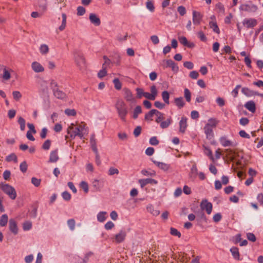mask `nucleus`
<instances>
[{"label": "nucleus", "instance_id": "5701e85b", "mask_svg": "<svg viewBox=\"0 0 263 263\" xmlns=\"http://www.w3.org/2000/svg\"><path fill=\"white\" fill-rule=\"evenodd\" d=\"M59 159V157L58 154V150L56 149L51 152L49 162L54 163L57 162Z\"/></svg>", "mask_w": 263, "mask_h": 263}, {"label": "nucleus", "instance_id": "603ef678", "mask_svg": "<svg viewBox=\"0 0 263 263\" xmlns=\"http://www.w3.org/2000/svg\"><path fill=\"white\" fill-rule=\"evenodd\" d=\"M67 224L71 230L73 231L74 229L76 222L73 219L68 220L67 221Z\"/></svg>", "mask_w": 263, "mask_h": 263}, {"label": "nucleus", "instance_id": "423d86ee", "mask_svg": "<svg viewBox=\"0 0 263 263\" xmlns=\"http://www.w3.org/2000/svg\"><path fill=\"white\" fill-rule=\"evenodd\" d=\"M32 70L35 73L43 72L45 68L43 66L37 61H34L31 65Z\"/></svg>", "mask_w": 263, "mask_h": 263}, {"label": "nucleus", "instance_id": "393cba45", "mask_svg": "<svg viewBox=\"0 0 263 263\" xmlns=\"http://www.w3.org/2000/svg\"><path fill=\"white\" fill-rule=\"evenodd\" d=\"M204 130L206 135V138L211 139L213 137L214 134L212 128L209 127V126L205 125L204 127Z\"/></svg>", "mask_w": 263, "mask_h": 263}, {"label": "nucleus", "instance_id": "aec40b11", "mask_svg": "<svg viewBox=\"0 0 263 263\" xmlns=\"http://www.w3.org/2000/svg\"><path fill=\"white\" fill-rule=\"evenodd\" d=\"M245 107L252 112H255L256 110L255 103L253 101H250L245 104Z\"/></svg>", "mask_w": 263, "mask_h": 263}, {"label": "nucleus", "instance_id": "6e6552de", "mask_svg": "<svg viewBox=\"0 0 263 263\" xmlns=\"http://www.w3.org/2000/svg\"><path fill=\"white\" fill-rule=\"evenodd\" d=\"M40 91L44 95L48 96L49 89L48 86V82L45 80H42L40 83Z\"/></svg>", "mask_w": 263, "mask_h": 263}, {"label": "nucleus", "instance_id": "bb28decb", "mask_svg": "<svg viewBox=\"0 0 263 263\" xmlns=\"http://www.w3.org/2000/svg\"><path fill=\"white\" fill-rule=\"evenodd\" d=\"M174 102L175 105L180 109L182 108L185 105V102L182 97L175 98Z\"/></svg>", "mask_w": 263, "mask_h": 263}, {"label": "nucleus", "instance_id": "bf43d9fd", "mask_svg": "<svg viewBox=\"0 0 263 263\" xmlns=\"http://www.w3.org/2000/svg\"><path fill=\"white\" fill-rule=\"evenodd\" d=\"M50 85L53 91L58 89V85L57 82L54 80H51L50 82Z\"/></svg>", "mask_w": 263, "mask_h": 263}, {"label": "nucleus", "instance_id": "4be33fe9", "mask_svg": "<svg viewBox=\"0 0 263 263\" xmlns=\"http://www.w3.org/2000/svg\"><path fill=\"white\" fill-rule=\"evenodd\" d=\"M173 120L171 117L168 118L166 120H162L160 122V127L162 129L166 128L172 124Z\"/></svg>", "mask_w": 263, "mask_h": 263}, {"label": "nucleus", "instance_id": "4c0bfd02", "mask_svg": "<svg viewBox=\"0 0 263 263\" xmlns=\"http://www.w3.org/2000/svg\"><path fill=\"white\" fill-rule=\"evenodd\" d=\"M147 209L148 211L151 212L153 215L157 216L159 214L160 212L159 210L154 209V208L153 205H149L147 207Z\"/></svg>", "mask_w": 263, "mask_h": 263}, {"label": "nucleus", "instance_id": "dca6fc26", "mask_svg": "<svg viewBox=\"0 0 263 263\" xmlns=\"http://www.w3.org/2000/svg\"><path fill=\"white\" fill-rule=\"evenodd\" d=\"M187 119L185 117H182L179 122V131L184 133L187 127Z\"/></svg>", "mask_w": 263, "mask_h": 263}, {"label": "nucleus", "instance_id": "8fccbe9b", "mask_svg": "<svg viewBox=\"0 0 263 263\" xmlns=\"http://www.w3.org/2000/svg\"><path fill=\"white\" fill-rule=\"evenodd\" d=\"M174 61L172 60H163L162 65L164 67L167 68L170 67L171 66L173 65Z\"/></svg>", "mask_w": 263, "mask_h": 263}, {"label": "nucleus", "instance_id": "5fc2aeb1", "mask_svg": "<svg viewBox=\"0 0 263 263\" xmlns=\"http://www.w3.org/2000/svg\"><path fill=\"white\" fill-rule=\"evenodd\" d=\"M136 90L137 91V97L138 98L140 99L142 97H144V92L143 89L140 88H137Z\"/></svg>", "mask_w": 263, "mask_h": 263}, {"label": "nucleus", "instance_id": "13d9d810", "mask_svg": "<svg viewBox=\"0 0 263 263\" xmlns=\"http://www.w3.org/2000/svg\"><path fill=\"white\" fill-rule=\"evenodd\" d=\"M197 35L198 37L200 39V40L202 42H205L206 41V37L204 33L202 31H199L197 33Z\"/></svg>", "mask_w": 263, "mask_h": 263}, {"label": "nucleus", "instance_id": "0e129e2a", "mask_svg": "<svg viewBox=\"0 0 263 263\" xmlns=\"http://www.w3.org/2000/svg\"><path fill=\"white\" fill-rule=\"evenodd\" d=\"M119 170L115 167H111L109 168L108 170V174L110 176H112L115 174H118Z\"/></svg>", "mask_w": 263, "mask_h": 263}, {"label": "nucleus", "instance_id": "680f3d73", "mask_svg": "<svg viewBox=\"0 0 263 263\" xmlns=\"http://www.w3.org/2000/svg\"><path fill=\"white\" fill-rule=\"evenodd\" d=\"M28 165L26 161H23L20 164V170L23 173H25L27 170Z\"/></svg>", "mask_w": 263, "mask_h": 263}, {"label": "nucleus", "instance_id": "412c9836", "mask_svg": "<svg viewBox=\"0 0 263 263\" xmlns=\"http://www.w3.org/2000/svg\"><path fill=\"white\" fill-rule=\"evenodd\" d=\"M9 229L14 234L17 233V227L16 222L14 219H11L9 220Z\"/></svg>", "mask_w": 263, "mask_h": 263}, {"label": "nucleus", "instance_id": "1a4fd4ad", "mask_svg": "<svg viewBox=\"0 0 263 263\" xmlns=\"http://www.w3.org/2000/svg\"><path fill=\"white\" fill-rule=\"evenodd\" d=\"M200 206L202 210H205L208 214H210L212 211V204L207 200H203L200 203Z\"/></svg>", "mask_w": 263, "mask_h": 263}, {"label": "nucleus", "instance_id": "e2e57ef3", "mask_svg": "<svg viewBox=\"0 0 263 263\" xmlns=\"http://www.w3.org/2000/svg\"><path fill=\"white\" fill-rule=\"evenodd\" d=\"M41 179H37L35 177H32L31 179L32 183L35 186H39L41 184Z\"/></svg>", "mask_w": 263, "mask_h": 263}, {"label": "nucleus", "instance_id": "39448f33", "mask_svg": "<svg viewBox=\"0 0 263 263\" xmlns=\"http://www.w3.org/2000/svg\"><path fill=\"white\" fill-rule=\"evenodd\" d=\"M151 93L144 92V97L151 100H154L158 95V91L155 85H152L150 88Z\"/></svg>", "mask_w": 263, "mask_h": 263}, {"label": "nucleus", "instance_id": "ddd939ff", "mask_svg": "<svg viewBox=\"0 0 263 263\" xmlns=\"http://www.w3.org/2000/svg\"><path fill=\"white\" fill-rule=\"evenodd\" d=\"M257 24V21L254 18L245 19L243 21V25L247 28H253Z\"/></svg>", "mask_w": 263, "mask_h": 263}, {"label": "nucleus", "instance_id": "a19ab883", "mask_svg": "<svg viewBox=\"0 0 263 263\" xmlns=\"http://www.w3.org/2000/svg\"><path fill=\"white\" fill-rule=\"evenodd\" d=\"M142 112V109L140 106H137L134 111L133 118L136 119L138 118V115Z\"/></svg>", "mask_w": 263, "mask_h": 263}, {"label": "nucleus", "instance_id": "c85d7f7f", "mask_svg": "<svg viewBox=\"0 0 263 263\" xmlns=\"http://www.w3.org/2000/svg\"><path fill=\"white\" fill-rule=\"evenodd\" d=\"M90 141L92 149L94 152H97L98 149L97 148V143L96 140L95 139V134H92L90 139Z\"/></svg>", "mask_w": 263, "mask_h": 263}, {"label": "nucleus", "instance_id": "69168bd1", "mask_svg": "<svg viewBox=\"0 0 263 263\" xmlns=\"http://www.w3.org/2000/svg\"><path fill=\"white\" fill-rule=\"evenodd\" d=\"M51 144V141L50 140H47L45 141L42 145V148L45 150H48L49 149Z\"/></svg>", "mask_w": 263, "mask_h": 263}, {"label": "nucleus", "instance_id": "4d7b16f0", "mask_svg": "<svg viewBox=\"0 0 263 263\" xmlns=\"http://www.w3.org/2000/svg\"><path fill=\"white\" fill-rule=\"evenodd\" d=\"M86 12L85 9L82 6H79L77 8V15L79 16H82L85 14Z\"/></svg>", "mask_w": 263, "mask_h": 263}, {"label": "nucleus", "instance_id": "c03bdc74", "mask_svg": "<svg viewBox=\"0 0 263 263\" xmlns=\"http://www.w3.org/2000/svg\"><path fill=\"white\" fill-rule=\"evenodd\" d=\"M184 95L186 101L190 102L191 100V93L187 88L184 89Z\"/></svg>", "mask_w": 263, "mask_h": 263}, {"label": "nucleus", "instance_id": "a211bd4d", "mask_svg": "<svg viewBox=\"0 0 263 263\" xmlns=\"http://www.w3.org/2000/svg\"><path fill=\"white\" fill-rule=\"evenodd\" d=\"M153 162L155 164H156L159 168L160 169L166 171L168 170L170 168V166L169 164L164 163V162H158L155 160H153Z\"/></svg>", "mask_w": 263, "mask_h": 263}, {"label": "nucleus", "instance_id": "c756f323", "mask_svg": "<svg viewBox=\"0 0 263 263\" xmlns=\"http://www.w3.org/2000/svg\"><path fill=\"white\" fill-rule=\"evenodd\" d=\"M218 123V121L216 119L210 118V119L208 120V122L205 125L209 126V127L213 128L217 126Z\"/></svg>", "mask_w": 263, "mask_h": 263}, {"label": "nucleus", "instance_id": "6ab92c4d", "mask_svg": "<svg viewBox=\"0 0 263 263\" xmlns=\"http://www.w3.org/2000/svg\"><path fill=\"white\" fill-rule=\"evenodd\" d=\"M241 91L247 97H252L256 96V95H259V93L257 92L252 90L247 87L242 88Z\"/></svg>", "mask_w": 263, "mask_h": 263}, {"label": "nucleus", "instance_id": "864d4df0", "mask_svg": "<svg viewBox=\"0 0 263 263\" xmlns=\"http://www.w3.org/2000/svg\"><path fill=\"white\" fill-rule=\"evenodd\" d=\"M107 74V70L105 68L102 67V69L100 70L98 73V77L99 78H102Z\"/></svg>", "mask_w": 263, "mask_h": 263}, {"label": "nucleus", "instance_id": "052dcab7", "mask_svg": "<svg viewBox=\"0 0 263 263\" xmlns=\"http://www.w3.org/2000/svg\"><path fill=\"white\" fill-rule=\"evenodd\" d=\"M65 113L68 116H74L76 115V111L73 109H66Z\"/></svg>", "mask_w": 263, "mask_h": 263}, {"label": "nucleus", "instance_id": "473e14b6", "mask_svg": "<svg viewBox=\"0 0 263 263\" xmlns=\"http://www.w3.org/2000/svg\"><path fill=\"white\" fill-rule=\"evenodd\" d=\"M157 116L156 122L158 123L164 119V114L159 111L156 109V113L155 114Z\"/></svg>", "mask_w": 263, "mask_h": 263}, {"label": "nucleus", "instance_id": "c9c22d12", "mask_svg": "<svg viewBox=\"0 0 263 263\" xmlns=\"http://www.w3.org/2000/svg\"><path fill=\"white\" fill-rule=\"evenodd\" d=\"M8 217L6 214L3 215L0 219V226L1 227H4L7 225L8 222Z\"/></svg>", "mask_w": 263, "mask_h": 263}, {"label": "nucleus", "instance_id": "a18cd8bd", "mask_svg": "<svg viewBox=\"0 0 263 263\" xmlns=\"http://www.w3.org/2000/svg\"><path fill=\"white\" fill-rule=\"evenodd\" d=\"M216 9L219 13H221L222 14H223L224 13V8L223 5L221 3H218L216 5Z\"/></svg>", "mask_w": 263, "mask_h": 263}, {"label": "nucleus", "instance_id": "49530a36", "mask_svg": "<svg viewBox=\"0 0 263 263\" xmlns=\"http://www.w3.org/2000/svg\"><path fill=\"white\" fill-rule=\"evenodd\" d=\"M113 83L114 84L115 87L116 89L120 90L121 89L122 84L118 79H115L113 80Z\"/></svg>", "mask_w": 263, "mask_h": 263}, {"label": "nucleus", "instance_id": "f257e3e1", "mask_svg": "<svg viewBox=\"0 0 263 263\" xmlns=\"http://www.w3.org/2000/svg\"><path fill=\"white\" fill-rule=\"evenodd\" d=\"M115 107L117 110L118 116L122 121H126V116L127 114L128 110L124 102L122 100H117Z\"/></svg>", "mask_w": 263, "mask_h": 263}, {"label": "nucleus", "instance_id": "b1692460", "mask_svg": "<svg viewBox=\"0 0 263 263\" xmlns=\"http://www.w3.org/2000/svg\"><path fill=\"white\" fill-rule=\"evenodd\" d=\"M125 99L128 102H133L134 98L131 91L128 89H124Z\"/></svg>", "mask_w": 263, "mask_h": 263}, {"label": "nucleus", "instance_id": "4468645a", "mask_svg": "<svg viewBox=\"0 0 263 263\" xmlns=\"http://www.w3.org/2000/svg\"><path fill=\"white\" fill-rule=\"evenodd\" d=\"M3 69V78L5 80H8L11 78L10 72L13 71L11 69H8L6 67L0 66V70Z\"/></svg>", "mask_w": 263, "mask_h": 263}, {"label": "nucleus", "instance_id": "774afa93", "mask_svg": "<svg viewBox=\"0 0 263 263\" xmlns=\"http://www.w3.org/2000/svg\"><path fill=\"white\" fill-rule=\"evenodd\" d=\"M146 8L149 10L151 12L154 11L155 9V7L154 6V4L152 1H148L146 2Z\"/></svg>", "mask_w": 263, "mask_h": 263}, {"label": "nucleus", "instance_id": "3c124183", "mask_svg": "<svg viewBox=\"0 0 263 263\" xmlns=\"http://www.w3.org/2000/svg\"><path fill=\"white\" fill-rule=\"evenodd\" d=\"M170 233L172 235L178 236L179 238L181 237V233L175 228H171Z\"/></svg>", "mask_w": 263, "mask_h": 263}, {"label": "nucleus", "instance_id": "2f4dec72", "mask_svg": "<svg viewBox=\"0 0 263 263\" xmlns=\"http://www.w3.org/2000/svg\"><path fill=\"white\" fill-rule=\"evenodd\" d=\"M209 26L210 27L213 29V31L217 34H219L220 30L216 22H210L209 23Z\"/></svg>", "mask_w": 263, "mask_h": 263}, {"label": "nucleus", "instance_id": "6e6d98bb", "mask_svg": "<svg viewBox=\"0 0 263 263\" xmlns=\"http://www.w3.org/2000/svg\"><path fill=\"white\" fill-rule=\"evenodd\" d=\"M12 95L13 98L16 101H18L22 98V95L21 92L18 91H14L12 92Z\"/></svg>", "mask_w": 263, "mask_h": 263}, {"label": "nucleus", "instance_id": "37998d69", "mask_svg": "<svg viewBox=\"0 0 263 263\" xmlns=\"http://www.w3.org/2000/svg\"><path fill=\"white\" fill-rule=\"evenodd\" d=\"M6 160L8 162L14 161L15 162H17V158L16 155L13 153L8 156L6 157Z\"/></svg>", "mask_w": 263, "mask_h": 263}, {"label": "nucleus", "instance_id": "338daca9", "mask_svg": "<svg viewBox=\"0 0 263 263\" xmlns=\"http://www.w3.org/2000/svg\"><path fill=\"white\" fill-rule=\"evenodd\" d=\"M177 11L181 16H183L186 13V9L182 6H179L177 8Z\"/></svg>", "mask_w": 263, "mask_h": 263}, {"label": "nucleus", "instance_id": "f3484780", "mask_svg": "<svg viewBox=\"0 0 263 263\" xmlns=\"http://www.w3.org/2000/svg\"><path fill=\"white\" fill-rule=\"evenodd\" d=\"M38 6L40 11L44 13L47 9V0H39Z\"/></svg>", "mask_w": 263, "mask_h": 263}, {"label": "nucleus", "instance_id": "a878e982", "mask_svg": "<svg viewBox=\"0 0 263 263\" xmlns=\"http://www.w3.org/2000/svg\"><path fill=\"white\" fill-rule=\"evenodd\" d=\"M219 141L221 145L224 147L233 146V143L225 137H221Z\"/></svg>", "mask_w": 263, "mask_h": 263}, {"label": "nucleus", "instance_id": "2eb2a0df", "mask_svg": "<svg viewBox=\"0 0 263 263\" xmlns=\"http://www.w3.org/2000/svg\"><path fill=\"white\" fill-rule=\"evenodd\" d=\"M89 18L90 22L95 26H98L101 24V21L96 14L90 13Z\"/></svg>", "mask_w": 263, "mask_h": 263}, {"label": "nucleus", "instance_id": "cd10ccee", "mask_svg": "<svg viewBox=\"0 0 263 263\" xmlns=\"http://www.w3.org/2000/svg\"><path fill=\"white\" fill-rule=\"evenodd\" d=\"M230 251L233 256V257L236 260H240V254L238 249L236 247H232L230 249Z\"/></svg>", "mask_w": 263, "mask_h": 263}, {"label": "nucleus", "instance_id": "20e7f679", "mask_svg": "<svg viewBox=\"0 0 263 263\" xmlns=\"http://www.w3.org/2000/svg\"><path fill=\"white\" fill-rule=\"evenodd\" d=\"M85 124L79 125V126L74 128L71 133L69 135L70 137L74 139L76 136H79L80 139H83L84 137L83 130L85 129Z\"/></svg>", "mask_w": 263, "mask_h": 263}, {"label": "nucleus", "instance_id": "9b49d317", "mask_svg": "<svg viewBox=\"0 0 263 263\" xmlns=\"http://www.w3.org/2000/svg\"><path fill=\"white\" fill-rule=\"evenodd\" d=\"M126 237V232L124 230H121L119 233L115 236V241L117 243L123 242Z\"/></svg>", "mask_w": 263, "mask_h": 263}, {"label": "nucleus", "instance_id": "ea45409f", "mask_svg": "<svg viewBox=\"0 0 263 263\" xmlns=\"http://www.w3.org/2000/svg\"><path fill=\"white\" fill-rule=\"evenodd\" d=\"M106 212H101L97 215V219L100 222H103L106 219Z\"/></svg>", "mask_w": 263, "mask_h": 263}, {"label": "nucleus", "instance_id": "0eeeda50", "mask_svg": "<svg viewBox=\"0 0 263 263\" xmlns=\"http://www.w3.org/2000/svg\"><path fill=\"white\" fill-rule=\"evenodd\" d=\"M203 15L199 12L196 11H193V22L195 25L200 24L202 20Z\"/></svg>", "mask_w": 263, "mask_h": 263}, {"label": "nucleus", "instance_id": "f03ea898", "mask_svg": "<svg viewBox=\"0 0 263 263\" xmlns=\"http://www.w3.org/2000/svg\"><path fill=\"white\" fill-rule=\"evenodd\" d=\"M74 62L77 67L81 71H84L87 68L86 60L82 54L78 53L74 55Z\"/></svg>", "mask_w": 263, "mask_h": 263}, {"label": "nucleus", "instance_id": "7c9ffc66", "mask_svg": "<svg viewBox=\"0 0 263 263\" xmlns=\"http://www.w3.org/2000/svg\"><path fill=\"white\" fill-rule=\"evenodd\" d=\"M53 92L54 96L58 99H64L65 98L66 95H65V93L63 92V91L60 90L58 89H57L56 90H54Z\"/></svg>", "mask_w": 263, "mask_h": 263}, {"label": "nucleus", "instance_id": "09e8293b", "mask_svg": "<svg viewBox=\"0 0 263 263\" xmlns=\"http://www.w3.org/2000/svg\"><path fill=\"white\" fill-rule=\"evenodd\" d=\"M103 59L104 60V63L103 64L102 67L107 69V67H108L111 64L110 60L105 55L103 57Z\"/></svg>", "mask_w": 263, "mask_h": 263}, {"label": "nucleus", "instance_id": "7ed1b4c3", "mask_svg": "<svg viewBox=\"0 0 263 263\" xmlns=\"http://www.w3.org/2000/svg\"><path fill=\"white\" fill-rule=\"evenodd\" d=\"M0 188L12 200L16 197V193L14 187L8 184H0Z\"/></svg>", "mask_w": 263, "mask_h": 263}, {"label": "nucleus", "instance_id": "9d476101", "mask_svg": "<svg viewBox=\"0 0 263 263\" xmlns=\"http://www.w3.org/2000/svg\"><path fill=\"white\" fill-rule=\"evenodd\" d=\"M240 9L243 11L254 12L257 10V7L252 3H250L241 5Z\"/></svg>", "mask_w": 263, "mask_h": 263}, {"label": "nucleus", "instance_id": "e433bc0d", "mask_svg": "<svg viewBox=\"0 0 263 263\" xmlns=\"http://www.w3.org/2000/svg\"><path fill=\"white\" fill-rule=\"evenodd\" d=\"M62 22L61 25L59 27V29L60 31H63L66 27V15L65 13H62Z\"/></svg>", "mask_w": 263, "mask_h": 263}, {"label": "nucleus", "instance_id": "72a5a7b5", "mask_svg": "<svg viewBox=\"0 0 263 263\" xmlns=\"http://www.w3.org/2000/svg\"><path fill=\"white\" fill-rule=\"evenodd\" d=\"M49 48L46 44H42L40 47V51L42 54H46L49 52Z\"/></svg>", "mask_w": 263, "mask_h": 263}, {"label": "nucleus", "instance_id": "f704fd0d", "mask_svg": "<svg viewBox=\"0 0 263 263\" xmlns=\"http://www.w3.org/2000/svg\"><path fill=\"white\" fill-rule=\"evenodd\" d=\"M162 98L163 101L167 104H170V94L167 91H164L162 92Z\"/></svg>", "mask_w": 263, "mask_h": 263}, {"label": "nucleus", "instance_id": "58836bf2", "mask_svg": "<svg viewBox=\"0 0 263 263\" xmlns=\"http://www.w3.org/2000/svg\"><path fill=\"white\" fill-rule=\"evenodd\" d=\"M18 123L20 125V129L22 131H24L25 129L26 122L24 118L20 117L18 119Z\"/></svg>", "mask_w": 263, "mask_h": 263}, {"label": "nucleus", "instance_id": "de8ad7c7", "mask_svg": "<svg viewBox=\"0 0 263 263\" xmlns=\"http://www.w3.org/2000/svg\"><path fill=\"white\" fill-rule=\"evenodd\" d=\"M80 187L84 190L85 193L88 192V185L87 183L84 181H81L80 183Z\"/></svg>", "mask_w": 263, "mask_h": 263}, {"label": "nucleus", "instance_id": "f8f14e48", "mask_svg": "<svg viewBox=\"0 0 263 263\" xmlns=\"http://www.w3.org/2000/svg\"><path fill=\"white\" fill-rule=\"evenodd\" d=\"M140 186L142 188H143L144 186L147 185V184H156L158 183V181L152 178H146V179H139L138 181Z\"/></svg>", "mask_w": 263, "mask_h": 263}, {"label": "nucleus", "instance_id": "79ce46f5", "mask_svg": "<svg viewBox=\"0 0 263 263\" xmlns=\"http://www.w3.org/2000/svg\"><path fill=\"white\" fill-rule=\"evenodd\" d=\"M156 113V109H152L147 114L145 115V120H152V117Z\"/></svg>", "mask_w": 263, "mask_h": 263}]
</instances>
